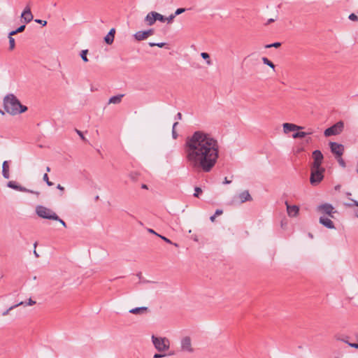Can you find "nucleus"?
Here are the masks:
<instances>
[{
  "instance_id": "nucleus-25",
  "label": "nucleus",
  "mask_w": 358,
  "mask_h": 358,
  "mask_svg": "<svg viewBox=\"0 0 358 358\" xmlns=\"http://www.w3.org/2000/svg\"><path fill=\"white\" fill-rule=\"evenodd\" d=\"M201 56L203 59H206V63L208 65L211 64V61L210 59V55L207 52H201Z\"/></svg>"
},
{
  "instance_id": "nucleus-19",
  "label": "nucleus",
  "mask_w": 358,
  "mask_h": 358,
  "mask_svg": "<svg viewBox=\"0 0 358 358\" xmlns=\"http://www.w3.org/2000/svg\"><path fill=\"white\" fill-rule=\"evenodd\" d=\"M145 20L148 25H150V26L152 25L156 21L155 11H152V12H150L149 13H148V15H146V17L145 18Z\"/></svg>"
},
{
  "instance_id": "nucleus-51",
  "label": "nucleus",
  "mask_w": 358,
  "mask_h": 358,
  "mask_svg": "<svg viewBox=\"0 0 358 358\" xmlns=\"http://www.w3.org/2000/svg\"><path fill=\"white\" fill-rule=\"evenodd\" d=\"M57 188L61 191H64V187H62L60 184H58L57 186Z\"/></svg>"
},
{
  "instance_id": "nucleus-57",
  "label": "nucleus",
  "mask_w": 358,
  "mask_h": 358,
  "mask_svg": "<svg viewBox=\"0 0 358 358\" xmlns=\"http://www.w3.org/2000/svg\"><path fill=\"white\" fill-rule=\"evenodd\" d=\"M34 255H35L36 257H38V253H37V252H36V250H34Z\"/></svg>"
},
{
  "instance_id": "nucleus-37",
  "label": "nucleus",
  "mask_w": 358,
  "mask_h": 358,
  "mask_svg": "<svg viewBox=\"0 0 358 358\" xmlns=\"http://www.w3.org/2000/svg\"><path fill=\"white\" fill-rule=\"evenodd\" d=\"M348 18L352 20V21H357L358 20V17L357 15H355V13H351Z\"/></svg>"
},
{
  "instance_id": "nucleus-12",
  "label": "nucleus",
  "mask_w": 358,
  "mask_h": 358,
  "mask_svg": "<svg viewBox=\"0 0 358 358\" xmlns=\"http://www.w3.org/2000/svg\"><path fill=\"white\" fill-rule=\"evenodd\" d=\"M181 349L182 351L192 352L193 349L192 348L191 339L189 337H185L181 340Z\"/></svg>"
},
{
  "instance_id": "nucleus-58",
  "label": "nucleus",
  "mask_w": 358,
  "mask_h": 358,
  "mask_svg": "<svg viewBox=\"0 0 358 358\" xmlns=\"http://www.w3.org/2000/svg\"><path fill=\"white\" fill-rule=\"evenodd\" d=\"M273 21H274V20H273V19H272V18H271V19H269V20H268L267 24H269V23L272 22H273Z\"/></svg>"
},
{
  "instance_id": "nucleus-40",
  "label": "nucleus",
  "mask_w": 358,
  "mask_h": 358,
  "mask_svg": "<svg viewBox=\"0 0 358 358\" xmlns=\"http://www.w3.org/2000/svg\"><path fill=\"white\" fill-rule=\"evenodd\" d=\"M25 27H26L25 24H22V25L20 26L18 28L16 29V32H17V33L22 32L24 30Z\"/></svg>"
},
{
  "instance_id": "nucleus-52",
  "label": "nucleus",
  "mask_w": 358,
  "mask_h": 358,
  "mask_svg": "<svg viewBox=\"0 0 358 358\" xmlns=\"http://www.w3.org/2000/svg\"><path fill=\"white\" fill-rule=\"evenodd\" d=\"M231 180H227V178H225L223 183L224 184H229V183H231Z\"/></svg>"
},
{
  "instance_id": "nucleus-3",
  "label": "nucleus",
  "mask_w": 358,
  "mask_h": 358,
  "mask_svg": "<svg viewBox=\"0 0 358 358\" xmlns=\"http://www.w3.org/2000/svg\"><path fill=\"white\" fill-rule=\"evenodd\" d=\"M36 213L43 219L52 220L57 219V215L52 210L42 205L36 207Z\"/></svg>"
},
{
  "instance_id": "nucleus-28",
  "label": "nucleus",
  "mask_w": 358,
  "mask_h": 358,
  "mask_svg": "<svg viewBox=\"0 0 358 358\" xmlns=\"http://www.w3.org/2000/svg\"><path fill=\"white\" fill-rule=\"evenodd\" d=\"M88 52V50H82L81 53H80V57L82 58V59L85 62H88V59L87 57V54Z\"/></svg>"
},
{
  "instance_id": "nucleus-39",
  "label": "nucleus",
  "mask_w": 358,
  "mask_h": 358,
  "mask_svg": "<svg viewBox=\"0 0 358 358\" xmlns=\"http://www.w3.org/2000/svg\"><path fill=\"white\" fill-rule=\"evenodd\" d=\"M35 22H36V23H38V24H41V25H42V26H43V27H44V26H45V25L47 24V21H45V20H39V19H36V20H35Z\"/></svg>"
},
{
  "instance_id": "nucleus-59",
  "label": "nucleus",
  "mask_w": 358,
  "mask_h": 358,
  "mask_svg": "<svg viewBox=\"0 0 358 358\" xmlns=\"http://www.w3.org/2000/svg\"><path fill=\"white\" fill-rule=\"evenodd\" d=\"M46 171L47 172H50V168L49 166L46 167Z\"/></svg>"
},
{
  "instance_id": "nucleus-22",
  "label": "nucleus",
  "mask_w": 358,
  "mask_h": 358,
  "mask_svg": "<svg viewBox=\"0 0 358 358\" xmlns=\"http://www.w3.org/2000/svg\"><path fill=\"white\" fill-rule=\"evenodd\" d=\"M147 310H148L147 307H138V308H135L131 309L129 310V313H133V314H141V313L145 312Z\"/></svg>"
},
{
  "instance_id": "nucleus-61",
  "label": "nucleus",
  "mask_w": 358,
  "mask_h": 358,
  "mask_svg": "<svg viewBox=\"0 0 358 358\" xmlns=\"http://www.w3.org/2000/svg\"><path fill=\"white\" fill-rule=\"evenodd\" d=\"M0 114L4 115V112L0 109Z\"/></svg>"
},
{
  "instance_id": "nucleus-43",
  "label": "nucleus",
  "mask_w": 358,
  "mask_h": 358,
  "mask_svg": "<svg viewBox=\"0 0 358 358\" xmlns=\"http://www.w3.org/2000/svg\"><path fill=\"white\" fill-rule=\"evenodd\" d=\"M55 220V221H58V222H59V223H61V224H62L64 227H66V222H65L63 220L60 219V218L59 217V216H58V215H57V220Z\"/></svg>"
},
{
  "instance_id": "nucleus-18",
  "label": "nucleus",
  "mask_w": 358,
  "mask_h": 358,
  "mask_svg": "<svg viewBox=\"0 0 358 358\" xmlns=\"http://www.w3.org/2000/svg\"><path fill=\"white\" fill-rule=\"evenodd\" d=\"M115 30L114 28L111 29L108 34L104 37V41L106 43L110 45L113 43L115 38Z\"/></svg>"
},
{
  "instance_id": "nucleus-45",
  "label": "nucleus",
  "mask_w": 358,
  "mask_h": 358,
  "mask_svg": "<svg viewBox=\"0 0 358 358\" xmlns=\"http://www.w3.org/2000/svg\"><path fill=\"white\" fill-rule=\"evenodd\" d=\"M172 136L174 139H176L178 137V134L176 131V129H172Z\"/></svg>"
},
{
  "instance_id": "nucleus-27",
  "label": "nucleus",
  "mask_w": 358,
  "mask_h": 358,
  "mask_svg": "<svg viewBox=\"0 0 358 358\" xmlns=\"http://www.w3.org/2000/svg\"><path fill=\"white\" fill-rule=\"evenodd\" d=\"M350 203H346L345 205L348 207L352 208L353 206H358V201L357 200L350 199Z\"/></svg>"
},
{
  "instance_id": "nucleus-23",
  "label": "nucleus",
  "mask_w": 358,
  "mask_h": 358,
  "mask_svg": "<svg viewBox=\"0 0 358 358\" xmlns=\"http://www.w3.org/2000/svg\"><path fill=\"white\" fill-rule=\"evenodd\" d=\"M306 136L305 131H298L292 134L293 138H302Z\"/></svg>"
},
{
  "instance_id": "nucleus-56",
  "label": "nucleus",
  "mask_w": 358,
  "mask_h": 358,
  "mask_svg": "<svg viewBox=\"0 0 358 358\" xmlns=\"http://www.w3.org/2000/svg\"><path fill=\"white\" fill-rule=\"evenodd\" d=\"M178 124V122H176L173 124V128L172 129H176V126Z\"/></svg>"
},
{
  "instance_id": "nucleus-42",
  "label": "nucleus",
  "mask_w": 358,
  "mask_h": 358,
  "mask_svg": "<svg viewBox=\"0 0 358 358\" xmlns=\"http://www.w3.org/2000/svg\"><path fill=\"white\" fill-rule=\"evenodd\" d=\"M176 17V16L174 15V14H171V15H169V17H166V20H167V22L169 23L173 21V20Z\"/></svg>"
},
{
  "instance_id": "nucleus-46",
  "label": "nucleus",
  "mask_w": 358,
  "mask_h": 358,
  "mask_svg": "<svg viewBox=\"0 0 358 358\" xmlns=\"http://www.w3.org/2000/svg\"><path fill=\"white\" fill-rule=\"evenodd\" d=\"M176 120H182V113H178L176 117H175Z\"/></svg>"
},
{
  "instance_id": "nucleus-20",
  "label": "nucleus",
  "mask_w": 358,
  "mask_h": 358,
  "mask_svg": "<svg viewBox=\"0 0 358 358\" xmlns=\"http://www.w3.org/2000/svg\"><path fill=\"white\" fill-rule=\"evenodd\" d=\"M2 174H3V176L5 178H6V179H8L10 178L9 165H8V162L7 161H4L3 162V164H2Z\"/></svg>"
},
{
  "instance_id": "nucleus-48",
  "label": "nucleus",
  "mask_w": 358,
  "mask_h": 358,
  "mask_svg": "<svg viewBox=\"0 0 358 358\" xmlns=\"http://www.w3.org/2000/svg\"><path fill=\"white\" fill-rule=\"evenodd\" d=\"M35 303H36L35 301H33L31 299H29V300L27 303V305L32 306V305H34Z\"/></svg>"
},
{
  "instance_id": "nucleus-44",
  "label": "nucleus",
  "mask_w": 358,
  "mask_h": 358,
  "mask_svg": "<svg viewBox=\"0 0 358 358\" xmlns=\"http://www.w3.org/2000/svg\"><path fill=\"white\" fill-rule=\"evenodd\" d=\"M18 34V33H17V32H16V29L13 30V31H10V32H9V34H8V38H9V37H13V36H14V35H15V34Z\"/></svg>"
},
{
  "instance_id": "nucleus-34",
  "label": "nucleus",
  "mask_w": 358,
  "mask_h": 358,
  "mask_svg": "<svg viewBox=\"0 0 358 358\" xmlns=\"http://www.w3.org/2000/svg\"><path fill=\"white\" fill-rule=\"evenodd\" d=\"M159 237H160L162 240H164L165 242L168 243H170V244H173V243L171 242V240H169V238H167L165 236H161V235H158ZM173 245L176 246V247H178V245L177 243H173Z\"/></svg>"
},
{
  "instance_id": "nucleus-1",
  "label": "nucleus",
  "mask_w": 358,
  "mask_h": 358,
  "mask_svg": "<svg viewBox=\"0 0 358 358\" xmlns=\"http://www.w3.org/2000/svg\"><path fill=\"white\" fill-rule=\"evenodd\" d=\"M219 150L217 140L210 134L201 130L187 136L184 144L188 166L196 172H210L217 162Z\"/></svg>"
},
{
  "instance_id": "nucleus-47",
  "label": "nucleus",
  "mask_w": 358,
  "mask_h": 358,
  "mask_svg": "<svg viewBox=\"0 0 358 358\" xmlns=\"http://www.w3.org/2000/svg\"><path fill=\"white\" fill-rule=\"evenodd\" d=\"M222 213H223L222 210L217 209V210H216L215 215V216L220 215L222 214Z\"/></svg>"
},
{
  "instance_id": "nucleus-53",
  "label": "nucleus",
  "mask_w": 358,
  "mask_h": 358,
  "mask_svg": "<svg viewBox=\"0 0 358 358\" xmlns=\"http://www.w3.org/2000/svg\"><path fill=\"white\" fill-rule=\"evenodd\" d=\"M148 231H149L150 233H151V234H155V235H157V236H158V235H159L158 234H157V233H156L153 229H148Z\"/></svg>"
},
{
  "instance_id": "nucleus-54",
  "label": "nucleus",
  "mask_w": 358,
  "mask_h": 358,
  "mask_svg": "<svg viewBox=\"0 0 358 358\" xmlns=\"http://www.w3.org/2000/svg\"><path fill=\"white\" fill-rule=\"evenodd\" d=\"M215 217H216L215 215L210 216V221L214 222L215 220Z\"/></svg>"
},
{
  "instance_id": "nucleus-13",
  "label": "nucleus",
  "mask_w": 358,
  "mask_h": 358,
  "mask_svg": "<svg viewBox=\"0 0 358 358\" xmlns=\"http://www.w3.org/2000/svg\"><path fill=\"white\" fill-rule=\"evenodd\" d=\"M282 127H283V131L285 134H287L290 131H299V130L303 129V127L298 126V125L292 124V123H287V122L284 123L282 124Z\"/></svg>"
},
{
  "instance_id": "nucleus-55",
  "label": "nucleus",
  "mask_w": 358,
  "mask_h": 358,
  "mask_svg": "<svg viewBox=\"0 0 358 358\" xmlns=\"http://www.w3.org/2000/svg\"><path fill=\"white\" fill-rule=\"evenodd\" d=\"M306 134V136L307 135H310L313 133V130L311 129H309L307 132H305Z\"/></svg>"
},
{
  "instance_id": "nucleus-32",
  "label": "nucleus",
  "mask_w": 358,
  "mask_h": 358,
  "mask_svg": "<svg viewBox=\"0 0 358 358\" xmlns=\"http://www.w3.org/2000/svg\"><path fill=\"white\" fill-rule=\"evenodd\" d=\"M281 45V43L280 42H275L271 44H268L266 45V48H279Z\"/></svg>"
},
{
  "instance_id": "nucleus-38",
  "label": "nucleus",
  "mask_w": 358,
  "mask_h": 358,
  "mask_svg": "<svg viewBox=\"0 0 358 358\" xmlns=\"http://www.w3.org/2000/svg\"><path fill=\"white\" fill-rule=\"evenodd\" d=\"M338 157V162L339 163V164L342 166V167H345V162H344V160L341 158V157Z\"/></svg>"
},
{
  "instance_id": "nucleus-31",
  "label": "nucleus",
  "mask_w": 358,
  "mask_h": 358,
  "mask_svg": "<svg viewBox=\"0 0 358 358\" xmlns=\"http://www.w3.org/2000/svg\"><path fill=\"white\" fill-rule=\"evenodd\" d=\"M165 45V43H149V45L150 47L157 46L159 48H163Z\"/></svg>"
},
{
  "instance_id": "nucleus-64",
  "label": "nucleus",
  "mask_w": 358,
  "mask_h": 358,
  "mask_svg": "<svg viewBox=\"0 0 358 358\" xmlns=\"http://www.w3.org/2000/svg\"><path fill=\"white\" fill-rule=\"evenodd\" d=\"M357 217H358V215H357Z\"/></svg>"
},
{
  "instance_id": "nucleus-4",
  "label": "nucleus",
  "mask_w": 358,
  "mask_h": 358,
  "mask_svg": "<svg viewBox=\"0 0 358 358\" xmlns=\"http://www.w3.org/2000/svg\"><path fill=\"white\" fill-rule=\"evenodd\" d=\"M152 341L155 348L159 352L167 350L169 348L170 342L166 338L156 337L152 335Z\"/></svg>"
},
{
  "instance_id": "nucleus-2",
  "label": "nucleus",
  "mask_w": 358,
  "mask_h": 358,
  "mask_svg": "<svg viewBox=\"0 0 358 358\" xmlns=\"http://www.w3.org/2000/svg\"><path fill=\"white\" fill-rule=\"evenodd\" d=\"M5 110L12 115L21 114L27 110V107L21 104L19 99L13 94L6 95L3 99Z\"/></svg>"
},
{
  "instance_id": "nucleus-41",
  "label": "nucleus",
  "mask_w": 358,
  "mask_h": 358,
  "mask_svg": "<svg viewBox=\"0 0 358 358\" xmlns=\"http://www.w3.org/2000/svg\"><path fill=\"white\" fill-rule=\"evenodd\" d=\"M76 131L80 136V137L81 138L82 140H83L84 141H87V139L83 136L82 131H80V130H78V129H76Z\"/></svg>"
},
{
  "instance_id": "nucleus-11",
  "label": "nucleus",
  "mask_w": 358,
  "mask_h": 358,
  "mask_svg": "<svg viewBox=\"0 0 358 358\" xmlns=\"http://www.w3.org/2000/svg\"><path fill=\"white\" fill-rule=\"evenodd\" d=\"M154 30L152 29L147 31H139L134 34V37L137 41H143L146 39L148 36L153 35Z\"/></svg>"
},
{
  "instance_id": "nucleus-17",
  "label": "nucleus",
  "mask_w": 358,
  "mask_h": 358,
  "mask_svg": "<svg viewBox=\"0 0 358 358\" xmlns=\"http://www.w3.org/2000/svg\"><path fill=\"white\" fill-rule=\"evenodd\" d=\"M7 186L11 189L22 192H28L29 190L26 189L24 187L18 185L15 181H9L7 184Z\"/></svg>"
},
{
  "instance_id": "nucleus-49",
  "label": "nucleus",
  "mask_w": 358,
  "mask_h": 358,
  "mask_svg": "<svg viewBox=\"0 0 358 358\" xmlns=\"http://www.w3.org/2000/svg\"><path fill=\"white\" fill-rule=\"evenodd\" d=\"M164 356H165V355H163V354H155L154 355V358H161V357H163Z\"/></svg>"
},
{
  "instance_id": "nucleus-5",
  "label": "nucleus",
  "mask_w": 358,
  "mask_h": 358,
  "mask_svg": "<svg viewBox=\"0 0 358 358\" xmlns=\"http://www.w3.org/2000/svg\"><path fill=\"white\" fill-rule=\"evenodd\" d=\"M325 169H310V182L313 186H317L324 179Z\"/></svg>"
},
{
  "instance_id": "nucleus-8",
  "label": "nucleus",
  "mask_w": 358,
  "mask_h": 358,
  "mask_svg": "<svg viewBox=\"0 0 358 358\" xmlns=\"http://www.w3.org/2000/svg\"><path fill=\"white\" fill-rule=\"evenodd\" d=\"M252 197L248 190H244L232 198V204H241L246 201H251Z\"/></svg>"
},
{
  "instance_id": "nucleus-6",
  "label": "nucleus",
  "mask_w": 358,
  "mask_h": 358,
  "mask_svg": "<svg viewBox=\"0 0 358 358\" xmlns=\"http://www.w3.org/2000/svg\"><path fill=\"white\" fill-rule=\"evenodd\" d=\"M316 210L321 214L328 215V217L331 218H334V214L337 213V210L335 209V208L329 203H325L317 206Z\"/></svg>"
},
{
  "instance_id": "nucleus-36",
  "label": "nucleus",
  "mask_w": 358,
  "mask_h": 358,
  "mask_svg": "<svg viewBox=\"0 0 358 358\" xmlns=\"http://www.w3.org/2000/svg\"><path fill=\"white\" fill-rule=\"evenodd\" d=\"M194 191V196L195 197H199V194L202 192V189L199 187H196Z\"/></svg>"
},
{
  "instance_id": "nucleus-62",
  "label": "nucleus",
  "mask_w": 358,
  "mask_h": 358,
  "mask_svg": "<svg viewBox=\"0 0 358 358\" xmlns=\"http://www.w3.org/2000/svg\"><path fill=\"white\" fill-rule=\"evenodd\" d=\"M36 245H37V243H35L34 244V248H36Z\"/></svg>"
},
{
  "instance_id": "nucleus-60",
  "label": "nucleus",
  "mask_w": 358,
  "mask_h": 358,
  "mask_svg": "<svg viewBox=\"0 0 358 358\" xmlns=\"http://www.w3.org/2000/svg\"><path fill=\"white\" fill-rule=\"evenodd\" d=\"M142 188L146 189L147 188V185H142Z\"/></svg>"
},
{
  "instance_id": "nucleus-24",
  "label": "nucleus",
  "mask_w": 358,
  "mask_h": 358,
  "mask_svg": "<svg viewBox=\"0 0 358 358\" xmlns=\"http://www.w3.org/2000/svg\"><path fill=\"white\" fill-rule=\"evenodd\" d=\"M262 62L264 64L270 66L273 69H275V65L272 62H271L267 57H262Z\"/></svg>"
},
{
  "instance_id": "nucleus-10",
  "label": "nucleus",
  "mask_w": 358,
  "mask_h": 358,
  "mask_svg": "<svg viewBox=\"0 0 358 358\" xmlns=\"http://www.w3.org/2000/svg\"><path fill=\"white\" fill-rule=\"evenodd\" d=\"M329 146L331 152L336 155V157H341L343 155L344 146L342 144L336 142H330Z\"/></svg>"
},
{
  "instance_id": "nucleus-50",
  "label": "nucleus",
  "mask_w": 358,
  "mask_h": 358,
  "mask_svg": "<svg viewBox=\"0 0 358 358\" xmlns=\"http://www.w3.org/2000/svg\"><path fill=\"white\" fill-rule=\"evenodd\" d=\"M350 346L358 349V343H348Z\"/></svg>"
},
{
  "instance_id": "nucleus-29",
  "label": "nucleus",
  "mask_w": 358,
  "mask_h": 358,
  "mask_svg": "<svg viewBox=\"0 0 358 358\" xmlns=\"http://www.w3.org/2000/svg\"><path fill=\"white\" fill-rule=\"evenodd\" d=\"M155 15L156 20H159L161 22H164L166 20V17L164 16H163L162 15H161L157 12H155Z\"/></svg>"
},
{
  "instance_id": "nucleus-35",
  "label": "nucleus",
  "mask_w": 358,
  "mask_h": 358,
  "mask_svg": "<svg viewBox=\"0 0 358 358\" xmlns=\"http://www.w3.org/2000/svg\"><path fill=\"white\" fill-rule=\"evenodd\" d=\"M186 10L185 8H178L175 13H173L175 16L176 15H178L182 13H184L185 11Z\"/></svg>"
},
{
  "instance_id": "nucleus-33",
  "label": "nucleus",
  "mask_w": 358,
  "mask_h": 358,
  "mask_svg": "<svg viewBox=\"0 0 358 358\" xmlns=\"http://www.w3.org/2000/svg\"><path fill=\"white\" fill-rule=\"evenodd\" d=\"M43 179L48 186H52L53 185V183L49 180L48 176L47 173H45L43 175Z\"/></svg>"
},
{
  "instance_id": "nucleus-63",
  "label": "nucleus",
  "mask_w": 358,
  "mask_h": 358,
  "mask_svg": "<svg viewBox=\"0 0 358 358\" xmlns=\"http://www.w3.org/2000/svg\"><path fill=\"white\" fill-rule=\"evenodd\" d=\"M347 195H348V196H350V195H351V193H350V192H348V193H347Z\"/></svg>"
},
{
  "instance_id": "nucleus-14",
  "label": "nucleus",
  "mask_w": 358,
  "mask_h": 358,
  "mask_svg": "<svg viewBox=\"0 0 358 358\" xmlns=\"http://www.w3.org/2000/svg\"><path fill=\"white\" fill-rule=\"evenodd\" d=\"M285 205L287 207V212L289 217H296L299 212V208L296 205H289L287 201H285Z\"/></svg>"
},
{
  "instance_id": "nucleus-9",
  "label": "nucleus",
  "mask_w": 358,
  "mask_h": 358,
  "mask_svg": "<svg viewBox=\"0 0 358 358\" xmlns=\"http://www.w3.org/2000/svg\"><path fill=\"white\" fill-rule=\"evenodd\" d=\"M344 128V123L339 121L334 124L333 126L324 130V134L325 136H330L333 135L340 134Z\"/></svg>"
},
{
  "instance_id": "nucleus-21",
  "label": "nucleus",
  "mask_w": 358,
  "mask_h": 358,
  "mask_svg": "<svg viewBox=\"0 0 358 358\" xmlns=\"http://www.w3.org/2000/svg\"><path fill=\"white\" fill-rule=\"evenodd\" d=\"M124 94H119L117 96H113L109 99L108 103L117 104L121 102L122 98Z\"/></svg>"
},
{
  "instance_id": "nucleus-26",
  "label": "nucleus",
  "mask_w": 358,
  "mask_h": 358,
  "mask_svg": "<svg viewBox=\"0 0 358 358\" xmlns=\"http://www.w3.org/2000/svg\"><path fill=\"white\" fill-rule=\"evenodd\" d=\"M9 50H13L15 47V41L13 37H9Z\"/></svg>"
},
{
  "instance_id": "nucleus-16",
  "label": "nucleus",
  "mask_w": 358,
  "mask_h": 358,
  "mask_svg": "<svg viewBox=\"0 0 358 358\" xmlns=\"http://www.w3.org/2000/svg\"><path fill=\"white\" fill-rule=\"evenodd\" d=\"M320 223L327 227V229H334L335 226L334 222L331 221V217H326L324 216H321L320 217Z\"/></svg>"
},
{
  "instance_id": "nucleus-15",
  "label": "nucleus",
  "mask_w": 358,
  "mask_h": 358,
  "mask_svg": "<svg viewBox=\"0 0 358 358\" xmlns=\"http://www.w3.org/2000/svg\"><path fill=\"white\" fill-rule=\"evenodd\" d=\"M21 18L25 23H29L33 20V15L29 6H27L21 14Z\"/></svg>"
},
{
  "instance_id": "nucleus-7",
  "label": "nucleus",
  "mask_w": 358,
  "mask_h": 358,
  "mask_svg": "<svg viewBox=\"0 0 358 358\" xmlns=\"http://www.w3.org/2000/svg\"><path fill=\"white\" fill-rule=\"evenodd\" d=\"M313 162L310 164V169H325L322 166L324 156L320 150H316L312 153Z\"/></svg>"
},
{
  "instance_id": "nucleus-30",
  "label": "nucleus",
  "mask_w": 358,
  "mask_h": 358,
  "mask_svg": "<svg viewBox=\"0 0 358 358\" xmlns=\"http://www.w3.org/2000/svg\"><path fill=\"white\" fill-rule=\"evenodd\" d=\"M22 304H23V302H20V303H18V304H17V305H15V306H10L8 309H7V310H5L4 312H3L2 315H3V316L7 315L8 314V313H9V311H10V310H12V309H13L14 308H15V307H17V306H20V305H22Z\"/></svg>"
}]
</instances>
